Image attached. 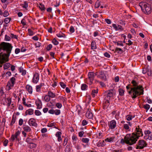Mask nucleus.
I'll list each match as a JSON object with an SVG mask.
<instances>
[{
    "instance_id": "54",
    "label": "nucleus",
    "mask_w": 152,
    "mask_h": 152,
    "mask_svg": "<svg viewBox=\"0 0 152 152\" xmlns=\"http://www.w3.org/2000/svg\"><path fill=\"white\" fill-rule=\"evenodd\" d=\"M11 39L10 37L7 36V35H6L5 37V40L6 41H9Z\"/></svg>"
},
{
    "instance_id": "25",
    "label": "nucleus",
    "mask_w": 152,
    "mask_h": 152,
    "mask_svg": "<svg viewBox=\"0 0 152 152\" xmlns=\"http://www.w3.org/2000/svg\"><path fill=\"white\" fill-rule=\"evenodd\" d=\"M98 91V89L96 88V89H94L92 90V95L93 97H94L96 96V94H97Z\"/></svg>"
},
{
    "instance_id": "28",
    "label": "nucleus",
    "mask_w": 152,
    "mask_h": 152,
    "mask_svg": "<svg viewBox=\"0 0 152 152\" xmlns=\"http://www.w3.org/2000/svg\"><path fill=\"white\" fill-rule=\"evenodd\" d=\"M15 139L17 140H18V138H17L14 134H13L12 135L10 138V140L11 142H13Z\"/></svg>"
},
{
    "instance_id": "23",
    "label": "nucleus",
    "mask_w": 152,
    "mask_h": 152,
    "mask_svg": "<svg viewBox=\"0 0 152 152\" xmlns=\"http://www.w3.org/2000/svg\"><path fill=\"white\" fill-rule=\"evenodd\" d=\"M96 46L95 42L92 41L91 45V49L92 50L96 49Z\"/></svg>"
},
{
    "instance_id": "12",
    "label": "nucleus",
    "mask_w": 152,
    "mask_h": 152,
    "mask_svg": "<svg viewBox=\"0 0 152 152\" xmlns=\"http://www.w3.org/2000/svg\"><path fill=\"white\" fill-rule=\"evenodd\" d=\"M28 124L30 126L36 127L37 125L35 120L33 118H31L28 121Z\"/></svg>"
},
{
    "instance_id": "1",
    "label": "nucleus",
    "mask_w": 152,
    "mask_h": 152,
    "mask_svg": "<svg viewBox=\"0 0 152 152\" xmlns=\"http://www.w3.org/2000/svg\"><path fill=\"white\" fill-rule=\"evenodd\" d=\"M129 94L131 95L133 99L136 98L137 96L144 94V88L141 85H137L136 87H133L131 88V90L128 91Z\"/></svg>"
},
{
    "instance_id": "41",
    "label": "nucleus",
    "mask_w": 152,
    "mask_h": 152,
    "mask_svg": "<svg viewBox=\"0 0 152 152\" xmlns=\"http://www.w3.org/2000/svg\"><path fill=\"white\" fill-rule=\"evenodd\" d=\"M131 83L133 84V86H134V87H136L138 84V83H137V82L134 80H132L131 82Z\"/></svg>"
},
{
    "instance_id": "45",
    "label": "nucleus",
    "mask_w": 152,
    "mask_h": 152,
    "mask_svg": "<svg viewBox=\"0 0 152 152\" xmlns=\"http://www.w3.org/2000/svg\"><path fill=\"white\" fill-rule=\"evenodd\" d=\"M112 27H113V28L115 31H118V25H116L115 24H113L112 25Z\"/></svg>"
},
{
    "instance_id": "59",
    "label": "nucleus",
    "mask_w": 152,
    "mask_h": 152,
    "mask_svg": "<svg viewBox=\"0 0 152 152\" xmlns=\"http://www.w3.org/2000/svg\"><path fill=\"white\" fill-rule=\"evenodd\" d=\"M119 23L121 25H125V21L122 20H120L119 21Z\"/></svg>"
},
{
    "instance_id": "13",
    "label": "nucleus",
    "mask_w": 152,
    "mask_h": 152,
    "mask_svg": "<svg viewBox=\"0 0 152 152\" xmlns=\"http://www.w3.org/2000/svg\"><path fill=\"white\" fill-rule=\"evenodd\" d=\"M39 79V74L37 73H35L33 76L32 82L34 83H37L38 82Z\"/></svg>"
},
{
    "instance_id": "31",
    "label": "nucleus",
    "mask_w": 152,
    "mask_h": 152,
    "mask_svg": "<svg viewBox=\"0 0 152 152\" xmlns=\"http://www.w3.org/2000/svg\"><path fill=\"white\" fill-rule=\"evenodd\" d=\"M44 99L46 102H48L50 101L51 98L47 94L45 95L44 97Z\"/></svg>"
},
{
    "instance_id": "64",
    "label": "nucleus",
    "mask_w": 152,
    "mask_h": 152,
    "mask_svg": "<svg viewBox=\"0 0 152 152\" xmlns=\"http://www.w3.org/2000/svg\"><path fill=\"white\" fill-rule=\"evenodd\" d=\"M100 5V4H99V2L98 1H96V3L95 5V7L96 8H97L99 7Z\"/></svg>"
},
{
    "instance_id": "50",
    "label": "nucleus",
    "mask_w": 152,
    "mask_h": 152,
    "mask_svg": "<svg viewBox=\"0 0 152 152\" xmlns=\"http://www.w3.org/2000/svg\"><path fill=\"white\" fill-rule=\"evenodd\" d=\"M75 30L73 26H71L69 29V31L71 33H73L74 32Z\"/></svg>"
},
{
    "instance_id": "47",
    "label": "nucleus",
    "mask_w": 152,
    "mask_h": 152,
    "mask_svg": "<svg viewBox=\"0 0 152 152\" xmlns=\"http://www.w3.org/2000/svg\"><path fill=\"white\" fill-rule=\"evenodd\" d=\"M4 94V88L3 87H1L0 90V94L1 96H2Z\"/></svg>"
},
{
    "instance_id": "2",
    "label": "nucleus",
    "mask_w": 152,
    "mask_h": 152,
    "mask_svg": "<svg viewBox=\"0 0 152 152\" xmlns=\"http://www.w3.org/2000/svg\"><path fill=\"white\" fill-rule=\"evenodd\" d=\"M132 135V136L129 134H126L124 139L122 138L121 140L120 143L123 144L125 143L130 145L135 144V141L137 140L136 138H134V135Z\"/></svg>"
},
{
    "instance_id": "33",
    "label": "nucleus",
    "mask_w": 152,
    "mask_h": 152,
    "mask_svg": "<svg viewBox=\"0 0 152 152\" xmlns=\"http://www.w3.org/2000/svg\"><path fill=\"white\" fill-rule=\"evenodd\" d=\"M115 52L120 54H122L123 53V50L121 48H115Z\"/></svg>"
},
{
    "instance_id": "15",
    "label": "nucleus",
    "mask_w": 152,
    "mask_h": 152,
    "mask_svg": "<svg viewBox=\"0 0 152 152\" xmlns=\"http://www.w3.org/2000/svg\"><path fill=\"white\" fill-rule=\"evenodd\" d=\"M98 77L104 81L106 80V76L104 72L102 71H100L99 73V75L98 76Z\"/></svg>"
},
{
    "instance_id": "52",
    "label": "nucleus",
    "mask_w": 152,
    "mask_h": 152,
    "mask_svg": "<svg viewBox=\"0 0 152 152\" xmlns=\"http://www.w3.org/2000/svg\"><path fill=\"white\" fill-rule=\"evenodd\" d=\"M144 134L145 135H149L151 134V132L149 130H145L144 131Z\"/></svg>"
},
{
    "instance_id": "39",
    "label": "nucleus",
    "mask_w": 152,
    "mask_h": 152,
    "mask_svg": "<svg viewBox=\"0 0 152 152\" xmlns=\"http://www.w3.org/2000/svg\"><path fill=\"white\" fill-rule=\"evenodd\" d=\"M150 105L148 104H146L143 105V108L146 110V112L150 109Z\"/></svg>"
},
{
    "instance_id": "22",
    "label": "nucleus",
    "mask_w": 152,
    "mask_h": 152,
    "mask_svg": "<svg viewBox=\"0 0 152 152\" xmlns=\"http://www.w3.org/2000/svg\"><path fill=\"white\" fill-rule=\"evenodd\" d=\"M44 84L42 83H41L39 85H37L36 86V91L37 92H40L41 91V87L43 86Z\"/></svg>"
},
{
    "instance_id": "18",
    "label": "nucleus",
    "mask_w": 152,
    "mask_h": 152,
    "mask_svg": "<svg viewBox=\"0 0 152 152\" xmlns=\"http://www.w3.org/2000/svg\"><path fill=\"white\" fill-rule=\"evenodd\" d=\"M86 117L89 119H91L93 117V114L91 112L88 110L86 114Z\"/></svg>"
},
{
    "instance_id": "42",
    "label": "nucleus",
    "mask_w": 152,
    "mask_h": 152,
    "mask_svg": "<svg viewBox=\"0 0 152 152\" xmlns=\"http://www.w3.org/2000/svg\"><path fill=\"white\" fill-rule=\"evenodd\" d=\"M6 99L8 101L7 106L8 107H9L11 103V98H7Z\"/></svg>"
},
{
    "instance_id": "60",
    "label": "nucleus",
    "mask_w": 152,
    "mask_h": 152,
    "mask_svg": "<svg viewBox=\"0 0 152 152\" xmlns=\"http://www.w3.org/2000/svg\"><path fill=\"white\" fill-rule=\"evenodd\" d=\"M62 133L60 132H57L56 134V136L57 137H58L61 136Z\"/></svg>"
},
{
    "instance_id": "5",
    "label": "nucleus",
    "mask_w": 152,
    "mask_h": 152,
    "mask_svg": "<svg viewBox=\"0 0 152 152\" xmlns=\"http://www.w3.org/2000/svg\"><path fill=\"white\" fill-rule=\"evenodd\" d=\"M147 145L146 142L143 140H139L135 145V148L136 149H142Z\"/></svg>"
},
{
    "instance_id": "20",
    "label": "nucleus",
    "mask_w": 152,
    "mask_h": 152,
    "mask_svg": "<svg viewBox=\"0 0 152 152\" xmlns=\"http://www.w3.org/2000/svg\"><path fill=\"white\" fill-rule=\"evenodd\" d=\"M23 128L24 130V131L26 132H29L31 131V129L28 126L24 125Z\"/></svg>"
},
{
    "instance_id": "10",
    "label": "nucleus",
    "mask_w": 152,
    "mask_h": 152,
    "mask_svg": "<svg viewBox=\"0 0 152 152\" xmlns=\"http://www.w3.org/2000/svg\"><path fill=\"white\" fill-rule=\"evenodd\" d=\"M108 126L109 128L111 129H114L116 126V122L113 120L108 122Z\"/></svg>"
},
{
    "instance_id": "14",
    "label": "nucleus",
    "mask_w": 152,
    "mask_h": 152,
    "mask_svg": "<svg viewBox=\"0 0 152 152\" xmlns=\"http://www.w3.org/2000/svg\"><path fill=\"white\" fill-rule=\"evenodd\" d=\"M15 79L14 77H12L10 80L8 82L7 86L11 87L13 86L15 83Z\"/></svg>"
},
{
    "instance_id": "62",
    "label": "nucleus",
    "mask_w": 152,
    "mask_h": 152,
    "mask_svg": "<svg viewBox=\"0 0 152 152\" xmlns=\"http://www.w3.org/2000/svg\"><path fill=\"white\" fill-rule=\"evenodd\" d=\"M118 31H122L124 30V28L121 25L118 24Z\"/></svg>"
},
{
    "instance_id": "24",
    "label": "nucleus",
    "mask_w": 152,
    "mask_h": 152,
    "mask_svg": "<svg viewBox=\"0 0 152 152\" xmlns=\"http://www.w3.org/2000/svg\"><path fill=\"white\" fill-rule=\"evenodd\" d=\"M19 71L20 72L22 73V75H24L26 74V70L23 69V67H20L19 68Z\"/></svg>"
},
{
    "instance_id": "21",
    "label": "nucleus",
    "mask_w": 152,
    "mask_h": 152,
    "mask_svg": "<svg viewBox=\"0 0 152 152\" xmlns=\"http://www.w3.org/2000/svg\"><path fill=\"white\" fill-rule=\"evenodd\" d=\"M47 94L50 98H53L56 96V94L53 93L51 91H48Z\"/></svg>"
},
{
    "instance_id": "27",
    "label": "nucleus",
    "mask_w": 152,
    "mask_h": 152,
    "mask_svg": "<svg viewBox=\"0 0 152 152\" xmlns=\"http://www.w3.org/2000/svg\"><path fill=\"white\" fill-rule=\"evenodd\" d=\"M28 113L29 115H32L34 113V110L32 109H29L26 111V113Z\"/></svg>"
},
{
    "instance_id": "37",
    "label": "nucleus",
    "mask_w": 152,
    "mask_h": 152,
    "mask_svg": "<svg viewBox=\"0 0 152 152\" xmlns=\"http://www.w3.org/2000/svg\"><path fill=\"white\" fill-rule=\"evenodd\" d=\"M16 117L14 115L13 116L11 122L10 124V125L12 126L14 124L16 121Z\"/></svg>"
},
{
    "instance_id": "9",
    "label": "nucleus",
    "mask_w": 152,
    "mask_h": 152,
    "mask_svg": "<svg viewBox=\"0 0 152 152\" xmlns=\"http://www.w3.org/2000/svg\"><path fill=\"white\" fill-rule=\"evenodd\" d=\"M143 8L145 9L146 14H148L151 13V7L149 4L144 3L143 4Z\"/></svg>"
},
{
    "instance_id": "38",
    "label": "nucleus",
    "mask_w": 152,
    "mask_h": 152,
    "mask_svg": "<svg viewBox=\"0 0 152 152\" xmlns=\"http://www.w3.org/2000/svg\"><path fill=\"white\" fill-rule=\"evenodd\" d=\"M119 95L123 96L124 94V91L122 89H120L119 90Z\"/></svg>"
},
{
    "instance_id": "19",
    "label": "nucleus",
    "mask_w": 152,
    "mask_h": 152,
    "mask_svg": "<svg viewBox=\"0 0 152 152\" xmlns=\"http://www.w3.org/2000/svg\"><path fill=\"white\" fill-rule=\"evenodd\" d=\"M110 99L109 98H106L105 97L104 99V103L105 104V106L106 107H108L110 104Z\"/></svg>"
},
{
    "instance_id": "29",
    "label": "nucleus",
    "mask_w": 152,
    "mask_h": 152,
    "mask_svg": "<svg viewBox=\"0 0 152 152\" xmlns=\"http://www.w3.org/2000/svg\"><path fill=\"white\" fill-rule=\"evenodd\" d=\"M88 88L87 85L85 84H83L81 87V89L83 91L87 90Z\"/></svg>"
},
{
    "instance_id": "48",
    "label": "nucleus",
    "mask_w": 152,
    "mask_h": 152,
    "mask_svg": "<svg viewBox=\"0 0 152 152\" xmlns=\"http://www.w3.org/2000/svg\"><path fill=\"white\" fill-rule=\"evenodd\" d=\"M35 114L37 116H39L41 114V112L38 110H36L34 112Z\"/></svg>"
},
{
    "instance_id": "16",
    "label": "nucleus",
    "mask_w": 152,
    "mask_h": 152,
    "mask_svg": "<svg viewBox=\"0 0 152 152\" xmlns=\"http://www.w3.org/2000/svg\"><path fill=\"white\" fill-rule=\"evenodd\" d=\"M35 103L37 109H40L42 108V104L40 100L38 99V100L36 101Z\"/></svg>"
},
{
    "instance_id": "43",
    "label": "nucleus",
    "mask_w": 152,
    "mask_h": 152,
    "mask_svg": "<svg viewBox=\"0 0 152 152\" xmlns=\"http://www.w3.org/2000/svg\"><path fill=\"white\" fill-rule=\"evenodd\" d=\"M39 7L42 11L44 10L45 9V7L44 5L42 4H39Z\"/></svg>"
},
{
    "instance_id": "26",
    "label": "nucleus",
    "mask_w": 152,
    "mask_h": 152,
    "mask_svg": "<svg viewBox=\"0 0 152 152\" xmlns=\"http://www.w3.org/2000/svg\"><path fill=\"white\" fill-rule=\"evenodd\" d=\"M21 6L23 8L26 9L28 7V3L27 1H25L23 3L21 4Z\"/></svg>"
},
{
    "instance_id": "11",
    "label": "nucleus",
    "mask_w": 152,
    "mask_h": 152,
    "mask_svg": "<svg viewBox=\"0 0 152 152\" xmlns=\"http://www.w3.org/2000/svg\"><path fill=\"white\" fill-rule=\"evenodd\" d=\"M48 113L50 114H55L56 115H58L60 114L61 111L60 110L57 109L54 110L51 109L48 111Z\"/></svg>"
},
{
    "instance_id": "35",
    "label": "nucleus",
    "mask_w": 152,
    "mask_h": 152,
    "mask_svg": "<svg viewBox=\"0 0 152 152\" xmlns=\"http://www.w3.org/2000/svg\"><path fill=\"white\" fill-rule=\"evenodd\" d=\"M11 66V64L9 63H7L4 65V69H7L9 68Z\"/></svg>"
},
{
    "instance_id": "17",
    "label": "nucleus",
    "mask_w": 152,
    "mask_h": 152,
    "mask_svg": "<svg viewBox=\"0 0 152 152\" xmlns=\"http://www.w3.org/2000/svg\"><path fill=\"white\" fill-rule=\"evenodd\" d=\"M26 89L29 94H31L33 92V89L31 86L27 85L26 86Z\"/></svg>"
},
{
    "instance_id": "49",
    "label": "nucleus",
    "mask_w": 152,
    "mask_h": 152,
    "mask_svg": "<svg viewBox=\"0 0 152 152\" xmlns=\"http://www.w3.org/2000/svg\"><path fill=\"white\" fill-rule=\"evenodd\" d=\"M126 118L127 121H129L132 119V116L130 115H128L126 116Z\"/></svg>"
},
{
    "instance_id": "4",
    "label": "nucleus",
    "mask_w": 152,
    "mask_h": 152,
    "mask_svg": "<svg viewBox=\"0 0 152 152\" xmlns=\"http://www.w3.org/2000/svg\"><path fill=\"white\" fill-rule=\"evenodd\" d=\"M130 135L132 136V135L133 136L134 135V138H136L137 140L135 141L136 143L139 137L140 136L142 137L143 136V134L142 129L140 128L139 126H138L136 127L135 132L130 134Z\"/></svg>"
},
{
    "instance_id": "61",
    "label": "nucleus",
    "mask_w": 152,
    "mask_h": 152,
    "mask_svg": "<svg viewBox=\"0 0 152 152\" xmlns=\"http://www.w3.org/2000/svg\"><path fill=\"white\" fill-rule=\"evenodd\" d=\"M84 134V132L83 131L80 132L78 133L79 136L80 137H82L83 136Z\"/></svg>"
},
{
    "instance_id": "51",
    "label": "nucleus",
    "mask_w": 152,
    "mask_h": 152,
    "mask_svg": "<svg viewBox=\"0 0 152 152\" xmlns=\"http://www.w3.org/2000/svg\"><path fill=\"white\" fill-rule=\"evenodd\" d=\"M124 128L126 130L129 129V124H124Z\"/></svg>"
},
{
    "instance_id": "56",
    "label": "nucleus",
    "mask_w": 152,
    "mask_h": 152,
    "mask_svg": "<svg viewBox=\"0 0 152 152\" xmlns=\"http://www.w3.org/2000/svg\"><path fill=\"white\" fill-rule=\"evenodd\" d=\"M88 124V122L86 120H83L82 123V125L83 126H85L87 124Z\"/></svg>"
},
{
    "instance_id": "57",
    "label": "nucleus",
    "mask_w": 152,
    "mask_h": 152,
    "mask_svg": "<svg viewBox=\"0 0 152 152\" xmlns=\"http://www.w3.org/2000/svg\"><path fill=\"white\" fill-rule=\"evenodd\" d=\"M21 23L23 25V26H25L26 25V21L24 19H23L21 21Z\"/></svg>"
},
{
    "instance_id": "6",
    "label": "nucleus",
    "mask_w": 152,
    "mask_h": 152,
    "mask_svg": "<svg viewBox=\"0 0 152 152\" xmlns=\"http://www.w3.org/2000/svg\"><path fill=\"white\" fill-rule=\"evenodd\" d=\"M7 54L1 52L0 53V62L4 63L9 61L10 56H7Z\"/></svg>"
},
{
    "instance_id": "40",
    "label": "nucleus",
    "mask_w": 152,
    "mask_h": 152,
    "mask_svg": "<svg viewBox=\"0 0 152 152\" xmlns=\"http://www.w3.org/2000/svg\"><path fill=\"white\" fill-rule=\"evenodd\" d=\"M37 145L36 144L33 143H30L29 145V147L31 148H34L36 147Z\"/></svg>"
},
{
    "instance_id": "44",
    "label": "nucleus",
    "mask_w": 152,
    "mask_h": 152,
    "mask_svg": "<svg viewBox=\"0 0 152 152\" xmlns=\"http://www.w3.org/2000/svg\"><path fill=\"white\" fill-rule=\"evenodd\" d=\"M52 42L55 45H57L59 44L58 42L55 38H54L53 39Z\"/></svg>"
},
{
    "instance_id": "55",
    "label": "nucleus",
    "mask_w": 152,
    "mask_h": 152,
    "mask_svg": "<svg viewBox=\"0 0 152 152\" xmlns=\"http://www.w3.org/2000/svg\"><path fill=\"white\" fill-rule=\"evenodd\" d=\"M56 107L58 108H61L62 107V104L60 103H57L56 105Z\"/></svg>"
},
{
    "instance_id": "30",
    "label": "nucleus",
    "mask_w": 152,
    "mask_h": 152,
    "mask_svg": "<svg viewBox=\"0 0 152 152\" xmlns=\"http://www.w3.org/2000/svg\"><path fill=\"white\" fill-rule=\"evenodd\" d=\"M115 137H112L110 138H107V139H105V141L108 142H113Z\"/></svg>"
},
{
    "instance_id": "7",
    "label": "nucleus",
    "mask_w": 152,
    "mask_h": 152,
    "mask_svg": "<svg viewBox=\"0 0 152 152\" xmlns=\"http://www.w3.org/2000/svg\"><path fill=\"white\" fill-rule=\"evenodd\" d=\"M115 94V91L114 89H111L106 91L105 93V95L106 98L110 99L111 97H113Z\"/></svg>"
},
{
    "instance_id": "3",
    "label": "nucleus",
    "mask_w": 152,
    "mask_h": 152,
    "mask_svg": "<svg viewBox=\"0 0 152 152\" xmlns=\"http://www.w3.org/2000/svg\"><path fill=\"white\" fill-rule=\"evenodd\" d=\"M13 48L11 44L8 42H2L0 44V51L3 50L4 53L7 54V56H10Z\"/></svg>"
},
{
    "instance_id": "63",
    "label": "nucleus",
    "mask_w": 152,
    "mask_h": 152,
    "mask_svg": "<svg viewBox=\"0 0 152 152\" xmlns=\"http://www.w3.org/2000/svg\"><path fill=\"white\" fill-rule=\"evenodd\" d=\"M60 85L63 88H64L66 87V85L63 82H60Z\"/></svg>"
},
{
    "instance_id": "34",
    "label": "nucleus",
    "mask_w": 152,
    "mask_h": 152,
    "mask_svg": "<svg viewBox=\"0 0 152 152\" xmlns=\"http://www.w3.org/2000/svg\"><path fill=\"white\" fill-rule=\"evenodd\" d=\"M89 139L88 138H83L82 139V141L84 143L87 144L88 143Z\"/></svg>"
},
{
    "instance_id": "8",
    "label": "nucleus",
    "mask_w": 152,
    "mask_h": 152,
    "mask_svg": "<svg viewBox=\"0 0 152 152\" xmlns=\"http://www.w3.org/2000/svg\"><path fill=\"white\" fill-rule=\"evenodd\" d=\"M88 78L87 79V84L89 85H91L93 83V81L94 78V73L93 72H89L88 73Z\"/></svg>"
},
{
    "instance_id": "32",
    "label": "nucleus",
    "mask_w": 152,
    "mask_h": 152,
    "mask_svg": "<svg viewBox=\"0 0 152 152\" xmlns=\"http://www.w3.org/2000/svg\"><path fill=\"white\" fill-rule=\"evenodd\" d=\"M56 36L58 37H65V34L61 31L56 34Z\"/></svg>"
},
{
    "instance_id": "46",
    "label": "nucleus",
    "mask_w": 152,
    "mask_h": 152,
    "mask_svg": "<svg viewBox=\"0 0 152 152\" xmlns=\"http://www.w3.org/2000/svg\"><path fill=\"white\" fill-rule=\"evenodd\" d=\"M3 16L4 17H6L9 15V13L7 10H5L3 14Z\"/></svg>"
},
{
    "instance_id": "53",
    "label": "nucleus",
    "mask_w": 152,
    "mask_h": 152,
    "mask_svg": "<svg viewBox=\"0 0 152 152\" xmlns=\"http://www.w3.org/2000/svg\"><path fill=\"white\" fill-rule=\"evenodd\" d=\"M68 142V139L66 137L64 138V143L63 144V145L64 146H65L67 143Z\"/></svg>"
},
{
    "instance_id": "36",
    "label": "nucleus",
    "mask_w": 152,
    "mask_h": 152,
    "mask_svg": "<svg viewBox=\"0 0 152 152\" xmlns=\"http://www.w3.org/2000/svg\"><path fill=\"white\" fill-rule=\"evenodd\" d=\"M11 18H5L4 22L6 24H8L10 21Z\"/></svg>"
},
{
    "instance_id": "58",
    "label": "nucleus",
    "mask_w": 152,
    "mask_h": 152,
    "mask_svg": "<svg viewBox=\"0 0 152 152\" xmlns=\"http://www.w3.org/2000/svg\"><path fill=\"white\" fill-rule=\"evenodd\" d=\"M52 48V45L51 44H49L48 45L47 47L46 48L47 50L48 51L50 50L51 48Z\"/></svg>"
}]
</instances>
